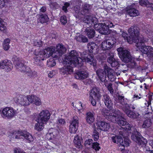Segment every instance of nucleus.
Wrapping results in <instances>:
<instances>
[{"instance_id":"nucleus-1","label":"nucleus","mask_w":153,"mask_h":153,"mask_svg":"<svg viewBox=\"0 0 153 153\" xmlns=\"http://www.w3.org/2000/svg\"><path fill=\"white\" fill-rule=\"evenodd\" d=\"M102 114L109 121L116 123L119 126L126 129L131 130L134 129L131 136V139L140 145H145L147 143L146 140L142 136L139 132L134 129L132 126L127 123L123 117L122 114L118 110H114L112 111L106 108L101 110Z\"/></svg>"},{"instance_id":"nucleus-2","label":"nucleus","mask_w":153,"mask_h":153,"mask_svg":"<svg viewBox=\"0 0 153 153\" xmlns=\"http://www.w3.org/2000/svg\"><path fill=\"white\" fill-rule=\"evenodd\" d=\"M139 28L136 26H132L128 30L132 43L134 42L136 43V46L137 48L143 46L144 43L146 42L148 40V39L144 38L142 36H139Z\"/></svg>"},{"instance_id":"nucleus-3","label":"nucleus","mask_w":153,"mask_h":153,"mask_svg":"<svg viewBox=\"0 0 153 153\" xmlns=\"http://www.w3.org/2000/svg\"><path fill=\"white\" fill-rule=\"evenodd\" d=\"M79 53L75 50L71 51L63 60L64 64H73L74 66L81 67L82 65V60L79 56Z\"/></svg>"},{"instance_id":"nucleus-4","label":"nucleus","mask_w":153,"mask_h":153,"mask_svg":"<svg viewBox=\"0 0 153 153\" xmlns=\"http://www.w3.org/2000/svg\"><path fill=\"white\" fill-rule=\"evenodd\" d=\"M117 51L120 58L123 62L125 63L130 62L129 65L131 68L136 67V63L129 51L122 47L118 48Z\"/></svg>"},{"instance_id":"nucleus-5","label":"nucleus","mask_w":153,"mask_h":153,"mask_svg":"<svg viewBox=\"0 0 153 153\" xmlns=\"http://www.w3.org/2000/svg\"><path fill=\"white\" fill-rule=\"evenodd\" d=\"M113 26L112 23L109 21H106L103 23H98L96 26V30H99L100 33L102 34H108L111 33V31L109 27H111Z\"/></svg>"},{"instance_id":"nucleus-6","label":"nucleus","mask_w":153,"mask_h":153,"mask_svg":"<svg viewBox=\"0 0 153 153\" xmlns=\"http://www.w3.org/2000/svg\"><path fill=\"white\" fill-rule=\"evenodd\" d=\"M14 134L15 135L16 139L25 138L31 142L34 139L31 134L26 131H14Z\"/></svg>"},{"instance_id":"nucleus-7","label":"nucleus","mask_w":153,"mask_h":153,"mask_svg":"<svg viewBox=\"0 0 153 153\" xmlns=\"http://www.w3.org/2000/svg\"><path fill=\"white\" fill-rule=\"evenodd\" d=\"M115 101L116 102L117 105L121 108L123 111L128 106V100L127 99L125 98L123 96L119 94L117 95Z\"/></svg>"},{"instance_id":"nucleus-8","label":"nucleus","mask_w":153,"mask_h":153,"mask_svg":"<svg viewBox=\"0 0 153 153\" xmlns=\"http://www.w3.org/2000/svg\"><path fill=\"white\" fill-rule=\"evenodd\" d=\"M79 54L81 56L80 58L82 60V65L83 64V62H85L93 66L95 64V60L94 59L92 55L90 54L87 56L86 52L79 53Z\"/></svg>"},{"instance_id":"nucleus-9","label":"nucleus","mask_w":153,"mask_h":153,"mask_svg":"<svg viewBox=\"0 0 153 153\" xmlns=\"http://www.w3.org/2000/svg\"><path fill=\"white\" fill-rule=\"evenodd\" d=\"M116 40L115 38H113L104 41L101 44L102 49L103 50L110 49L116 43Z\"/></svg>"},{"instance_id":"nucleus-10","label":"nucleus","mask_w":153,"mask_h":153,"mask_svg":"<svg viewBox=\"0 0 153 153\" xmlns=\"http://www.w3.org/2000/svg\"><path fill=\"white\" fill-rule=\"evenodd\" d=\"M79 123V118L77 116H74L70 122L69 131L71 133H76L78 127Z\"/></svg>"},{"instance_id":"nucleus-11","label":"nucleus","mask_w":153,"mask_h":153,"mask_svg":"<svg viewBox=\"0 0 153 153\" xmlns=\"http://www.w3.org/2000/svg\"><path fill=\"white\" fill-rule=\"evenodd\" d=\"M83 22L89 25V26L94 27L95 29L97 27L96 26L98 22V19L96 17L89 16H86L84 18Z\"/></svg>"},{"instance_id":"nucleus-12","label":"nucleus","mask_w":153,"mask_h":153,"mask_svg":"<svg viewBox=\"0 0 153 153\" xmlns=\"http://www.w3.org/2000/svg\"><path fill=\"white\" fill-rule=\"evenodd\" d=\"M12 61L16 65L17 68L19 71L22 73L24 72L26 67L25 65L24 60H20L16 56H15L12 59Z\"/></svg>"},{"instance_id":"nucleus-13","label":"nucleus","mask_w":153,"mask_h":153,"mask_svg":"<svg viewBox=\"0 0 153 153\" xmlns=\"http://www.w3.org/2000/svg\"><path fill=\"white\" fill-rule=\"evenodd\" d=\"M145 43H144L143 46L139 47L138 48L143 53L146 54L149 57L153 58V48L145 46Z\"/></svg>"},{"instance_id":"nucleus-14","label":"nucleus","mask_w":153,"mask_h":153,"mask_svg":"<svg viewBox=\"0 0 153 153\" xmlns=\"http://www.w3.org/2000/svg\"><path fill=\"white\" fill-rule=\"evenodd\" d=\"M66 65L59 69V72L61 74L63 75H67L71 74L73 71V64H65Z\"/></svg>"},{"instance_id":"nucleus-15","label":"nucleus","mask_w":153,"mask_h":153,"mask_svg":"<svg viewBox=\"0 0 153 153\" xmlns=\"http://www.w3.org/2000/svg\"><path fill=\"white\" fill-rule=\"evenodd\" d=\"M50 114L48 111L44 110L40 113L37 119L41 120L40 121L42 122L46 123L50 118Z\"/></svg>"},{"instance_id":"nucleus-16","label":"nucleus","mask_w":153,"mask_h":153,"mask_svg":"<svg viewBox=\"0 0 153 153\" xmlns=\"http://www.w3.org/2000/svg\"><path fill=\"white\" fill-rule=\"evenodd\" d=\"M136 6L135 4H132L127 8V13L131 17H135L139 14L138 11L136 8Z\"/></svg>"},{"instance_id":"nucleus-17","label":"nucleus","mask_w":153,"mask_h":153,"mask_svg":"<svg viewBox=\"0 0 153 153\" xmlns=\"http://www.w3.org/2000/svg\"><path fill=\"white\" fill-rule=\"evenodd\" d=\"M56 49L55 51V53L56 54L55 56L57 59L58 58L59 59V57L64 54L66 50V48L63 45L60 44H58L57 45Z\"/></svg>"},{"instance_id":"nucleus-18","label":"nucleus","mask_w":153,"mask_h":153,"mask_svg":"<svg viewBox=\"0 0 153 153\" xmlns=\"http://www.w3.org/2000/svg\"><path fill=\"white\" fill-rule=\"evenodd\" d=\"M14 101L15 102L22 106L28 105L27 102V98L26 97L23 95L18 96L17 98H13Z\"/></svg>"},{"instance_id":"nucleus-19","label":"nucleus","mask_w":153,"mask_h":153,"mask_svg":"<svg viewBox=\"0 0 153 153\" xmlns=\"http://www.w3.org/2000/svg\"><path fill=\"white\" fill-rule=\"evenodd\" d=\"M100 90L98 88H93L91 90L90 93V97L91 99H95L99 100L101 97Z\"/></svg>"},{"instance_id":"nucleus-20","label":"nucleus","mask_w":153,"mask_h":153,"mask_svg":"<svg viewBox=\"0 0 153 153\" xmlns=\"http://www.w3.org/2000/svg\"><path fill=\"white\" fill-rule=\"evenodd\" d=\"M35 56L34 57L35 62H39L40 60H43L44 59L47 58V56L46 53L43 50L40 51L39 52H35Z\"/></svg>"},{"instance_id":"nucleus-21","label":"nucleus","mask_w":153,"mask_h":153,"mask_svg":"<svg viewBox=\"0 0 153 153\" xmlns=\"http://www.w3.org/2000/svg\"><path fill=\"white\" fill-rule=\"evenodd\" d=\"M104 66V69H99L96 71V74L99 79L102 82H104L106 81V71L107 70L105 69V66Z\"/></svg>"},{"instance_id":"nucleus-22","label":"nucleus","mask_w":153,"mask_h":153,"mask_svg":"<svg viewBox=\"0 0 153 153\" xmlns=\"http://www.w3.org/2000/svg\"><path fill=\"white\" fill-rule=\"evenodd\" d=\"M102 101L104 102L105 105L109 109H111L113 105V102L111 98L107 94L103 96Z\"/></svg>"},{"instance_id":"nucleus-23","label":"nucleus","mask_w":153,"mask_h":153,"mask_svg":"<svg viewBox=\"0 0 153 153\" xmlns=\"http://www.w3.org/2000/svg\"><path fill=\"white\" fill-rule=\"evenodd\" d=\"M88 76V73L85 70L80 71L74 74V77L77 79H85Z\"/></svg>"},{"instance_id":"nucleus-24","label":"nucleus","mask_w":153,"mask_h":153,"mask_svg":"<svg viewBox=\"0 0 153 153\" xmlns=\"http://www.w3.org/2000/svg\"><path fill=\"white\" fill-rule=\"evenodd\" d=\"M109 57L107 59V62L110 64L112 67L117 66L118 64V62L114 58V53L110 51L108 53Z\"/></svg>"},{"instance_id":"nucleus-25","label":"nucleus","mask_w":153,"mask_h":153,"mask_svg":"<svg viewBox=\"0 0 153 153\" xmlns=\"http://www.w3.org/2000/svg\"><path fill=\"white\" fill-rule=\"evenodd\" d=\"M97 125L98 129L104 131H107L109 129L110 127L109 124L103 121L98 122Z\"/></svg>"},{"instance_id":"nucleus-26","label":"nucleus","mask_w":153,"mask_h":153,"mask_svg":"<svg viewBox=\"0 0 153 153\" xmlns=\"http://www.w3.org/2000/svg\"><path fill=\"white\" fill-rule=\"evenodd\" d=\"M105 69L107 70L108 79L111 81H114L116 79V77L114 71L109 68L107 66H105Z\"/></svg>"},{"instance_id":"nucleus-27","label":"nucleus","mask_w":153,"mask_h":153,"mask_svg":"<svg viewBox=\"0 0 153 153\" xmlns=\"http://www.w3.org/2000/svg\"><path fill=\"white\" fill-rule=\"evenodd\" d=\"M123 111L130 118L135 119L139 117L140 114L138 113H135L129 109H125Z\"/></svg>"},{"instance_id":"nucleus-28","label":"nucleus","mask_w":153,"mask_h":153,"mask_svg":"<svg viewBox=\"0 0 153 153\" xmlns=\"http://www.w3.org/2000/svg\"><path fill=\"white\" fill-rule=\"evenodd\" d=\"M88 49L90 53H92L95 54L96 53V50L97 48V46L96 44L93 42H91L87 44Z\"/></svg>"},{"instance_id":"nucleus-29","label":"nucleus","mask_w":153,"mask_h":153,"mask_svg":"<svg viewBox=\"0 0 153 153\" xmlns=\"http://www.w3.org/2000/svg\"><path fill=\"white\" fill-rule=\"evenodd\" d=\"M85 32V34L89 39L92 38L95 36V30L91 27H89L86 28Z\"/></svg>"},{"instance_id":"nucleus-30","label":"nucleus","mask_w":153,"mask_h":153,"mask_svg":"<svg viewBox=\"0 0 153 153\" xmlns=\"http://www.w3.org/2000/svg\"><path fill=\"white\" fill-rule=\"evenodd\" d=\"M55 47H51L47 48L44 50L45 53H46V55L47 58L52 55H53V56H55V55L56 54L55 53Z\"/></svg>"},{"instance_id":"nucleus-31","label":"nucleus","mask_w":153,"mask_h":153,"mask_svg":"<svg viewBox=\"0 0 153 153\" xmlns=\"http://www.w3.org/2000/svg\"><path fill=\"white\" fill-rule=\"evenodd\" d=\"M91 8L90 6L88 4L85 3L82 5L81 10V12L82 15H85L88 13L91 10Z\"/></svg>"},{"instance_id":"nucleus-32","label":"nucleus","mask_w":153,"mask_h":153,"mask_svg":"<svg viewBox=\"0 0 153 153\" xmlns=\"http://www.w3.org/2000/svg\"><path fill=\"white\" fill-rule=\"evenodd\" d=\"M85 118L87 123L89 124L93 123L95 120L94 114L91 112H88L86 113Z\"/></svg>"},{"instance_id":"nucleus-33","label":"nucleus","mask_w":153,"mask_h":153,"mask_svg":"<svg viewBox=\"0 0 153 153\" xmlns=\"http://www.w3.org/2000/svg\"><path fill=\"white\" fill-rule=\"evenodd\" d=\"M9 60L5 59L2 62H0V69H4L7 72H9L10 70L9 69Z\"/></svg>"},{"instance_id":"nucleus-34","label":"nucleus","mask_w":153,"mask_h":153,"mask_svg":"<svg viewBox=\"0 0 153 153\" xmlns=\"http://www.w3.org/2000/svg\"><path fill=\"white\" fill-rule=\"evenodd\" d=\"M40 120L37 119L36 120L37 123L35 126V129L38 131H41L44 128V124L45 123Z\"/></svg>"},{"instance_id":"nucleus-35","label":"nucleus","mask_w":153,"mask_h":153,"mask_svg":"<svg viewBox=\"0 0 153 153\" xmlns=\"http://www.w3.org/2000/svg\"><path fill=\"white\" fill-rule=\"evenodd\" d=\"M112 141L114 143H119L120 144V143H122L123 139L122 137L120 136H118L115 134H113L111 137Z\"/></svg>"},{"instance_id":"nucleus-36","label":"nucleus","mask_w":153,"mask_h":153,"mask_svg":"<svg viewBox=\"0 0 153 153\" xmlns=\"http://www.w3.org/2000/svg\"><path fill=\"white\" fill-rule=\"evenodd\" d=\"M74 142L76 147L77 148L79 149L82 148V142L80 137L78 135L75 137Z\"/></svg>"},{"instance_id":"nucleus-37","label":"nucleus","mask_w":153,"mask_h":153,"mask_svg":"<svg viewBox=\"0 0 153 153\" xmlns=\"http://www.w3.org/2000/svg\"><path fill=\"white\" fill-rule=\"evenodd\" d=\"M38 20L41 23H43L48 22L49 18L47 15L41 14L39 16Z\"/></svg>"},{"instance_id":"nucleus-38","label":"nucleus","mask_w":153,"mask_h":153,"mask_svg":"<svg viewBox=\"0 0 153 153\" xmlns=\"http://www.w3.org/2000/svg\"><path fill=\"white\" fill-rule=\"evenodd\" d=\"M104 82V85L107 87L110 94L113 95L114 93V89L112 87V84L111 83L108 82L107 80Z\"/></svg>"},{"instance_id":"nucleus-39","label":"nucleus","mask_w":153,"mask_h":153,"mask_svg":"<svg viewBox=\"0 0 153 153\" xmlns=\"http://www.w3.org/2000/svg\"><path fill=\"white\" fill-rule=\"evenodd\" d=\"M10 110V107H6L4 108L2 111L1 115L2 117L4 118H7L9 119V111Z\"/></svg>"},{"instance_id":"nucleus-40","label":"nucleus","mask_w":153,"mask_h":153,"mask_svg":"<svg viewBox=\"0 0 153 153\" xmlns=\"http://www.w3.org/2000/svg\"><path fill=\"white\" fill-rule=\"evenodd\" d=\"M76 40L80 42H87L88 41L87 38L84 35H80L76 38Z\"/></svg>"},{"instance_id":"nucleus-41","label":"nucleus","mask_w":153,"mask_h":153,"mask_svg":"<svg viewBox=\"0 0 153 153\" xmlns=\"http://www.w3.org/2000/svg\"><path fill=\"white\" fill-rule=\"evenodd\" d=\"M152 121L149 119H147L144 121L142 127L144 128H148L151 126L152 125Z\"/></svg>"},{"instance_id":"nucleus-42","label":"nucleus","mask_w":153,"mask_h":153,"mask_svg":"<svg viewBox=\"0 0 153 153\" xmlns=\"http://www.w3.org/2000/svg\"><path fill=\"white\" fill-rule=\"evenodd\" d=\"M10 39L9 38L6 39L4 41L3 44V49L5 51L8 50L10 48Z\"/></svg>"},{"instance_id":"nucleus-43","label":"nucleus","mask_w":153,"mask_h":153,"mask_svg":"<svg viewBox=\"0 0 153 153\" xmlns=\"http://www.w3.org/2000/svg\"><path fill=\"white\" fill-rule=\"evenodd\" d=\"M6 25V23L0 18V30L4 33L6 32L7 31Z\"/></svg>"},{"instance_id":"nucleus-44","label":"nucleus","mask_w":153,"mask_h":153,"mask_svg":"<svg viewBox=\"0 0 153 153\" xmlns=\"http://www.w3.org/2000/svg\"><path fill=\"white\" fill-rule=\"evenodd\" d=\"M122 35L124 39L125 40H126L129 43L131 44L132 43L130 36H128V35L126 33L123 32L122 33Z\"/></svg>"},{"instance_id":"nucleus-45","label":"nucleus","mask_w":153,"mask_h":153,"mask_svg":"<svg viewBox=\"0 0 153 153\" xmlns=\"http://www.w3.org/2000/svg\"><path fill=\"white\" fill-rule=\"evenodd\" d=\"M36 96L34 95H28L26 97L27 98V102L28 103V105L30 103H33Z\"/></svg>"},{"instance_id":"nucleus-46","label":"nucleus","mask_w":153,"mask_h":153,"mask_svg":"<svg viewBox=\"0 0 153 153\" xmlns=\"http://www.w3.org/2000/svg\"><path fill=\"white\" fill-rule=\"evenodd\" d=\"M56 64L55 61L52 59H51L48 60L47 62V65L49 67H52L54 66Z\"/></svg>"},{"instance_id":"nucleus-47","label":"nucleus","mask_w":153,"mask_h":153,"mask_svg":"<svg viewBox=\"0 0 153 153\" xmlns=\"http://www.w3.org/2000/svg\"><path fill=\"white\" fill-rule=\"evenodd\" d=\"M9 0H0V8L7 6L9 4Z\"/></svg>"},{"instance_id":"nucleus-48","label":"nucleus","mask_w":153,"mask_h":153,"mask_svg":"<svg viewBox=\"0 0 153 153\" xmlns=\"http://www.w3.org/2000/svg\"><path fill=\"white\" fill-rule=\"evenodd\" d=\"M130 143V141L129 140L126 138L124 140V141L123 140L122 143H120V144L123 147H127L129 146Z\"/></svg>"},{"instance_id":"nucleus-49","label":"nucleus","mask_w":153,"mask_h":153,"mask_svg":"<svg viewBox=\"0 0 153 153\" xmlns=\"http://www.w3.org/2000/svg\"><path fill=\"white\" fill-rule=\"evenodd\" d=\"M56 122L57 124V126L58 127H59V126H62L65 123V120L62 119H59L57 120Z\"/></svg>"},{"instance_id":"nucleus-50","label":"nucleus","mask_w":153,"mask_h":153,"mask_svg":"<svg viewBox=\"0 0 153 153\" xmlns=\"http://www.w3.org/2000/svg\"><path fill=\"white\" fill-rule=\"evenodd\" d=\"M139 3L141 6H146L147 7L149 4V1L148 0H140Z\"/></svg>"},{"instance_id":"nucleus-51","label":"nucleus","mask_w":153,"mask_h":153,"mask_svg":"<svg viewBox=\"0 0 153 153\" xmlns=\"http://www.w3.org/2000/svg\"><path fill=\"white\" fill-rule=\"evenodd\" d=\"M93 137L94 141H97L99 138V134L97 131L96 130H94L93 134Z\"/></svg>"},{"instance_id":"nucleus-52","label":"nucleus","mask_w":153,"mask_h":153,"mask_svg":"<svg viewBox=\"0 0 153 153\" xmlns=\"http://www.w3.org/2000/svg\"><path fill=\"white\" fill-rule=\"evenodd\" d=\"M60 22L63 25L65 24L67 22V17L65 15H63L60 18Z\"/></svg>"},{"instance_id":"nucleus-53","label":"nucleus","mask_w":153,"mask_h":153,"mask_svg":"<svg viewBox=\"0 0 153 153\" xmlns=\"http://www.w3.org/2000/svg\"><path fill=\"white\" fill-rule=\"evenodd\" d=\"M99 144L97 142H94L92 144V148L94 149L96 151H98L100 149V147L99 146Z\"/></svg>"},{"instance_id":"nucleus-54","label":"nucleus","mask_w":153,"mask_h":153,"mask_svg":"<svg viewBox=\"0 0 153 153\" xmlns=\"http://www.w3.org/2000/svg\"><path fill=\"white\" fill-rule=\"evenodd\" d=\"M33 103L36 105H40L41 102L40 99L37 97L36 96Z\"/></svg>"},{"instance_id":"nucleus-55","label":"nucleus","mask_w":153,"mask_h":153,"mask_svg":"<svg viewBox=\"0 0 153 153\" xmlns=\"http://www.w3.org/2000/svg\"><path fill=\"white\" fill-rule=\"evenodd\" d=\"M16 114V112L15 110L13 108H10V118L13 117Z\"/></svg>"},{"instance_id":"nucleus-56","label":"nucleus","mask_w":153,"mask_h":153,"mask_svg":"<svg viewBox=\"0 0 153 153\" xmlns=\"http://www.w3.org/2000/svg\"><path fill=\"white\" fill-rule=\"evenodd\" d=\"M57 73L56 70H53L50 72L48 74V76L49 77L51 78Z\"/></svg>"},{"instance_id":"nucleus-57","label":"nucleus","mask_w":153,"mask_h":153,"mask_svg":"<svg viewBox=\"0 0 153 153\" xmlns=\"http://www.w3.org/2000/svg\"><path fill=\"white\" fill-rule=\"evenodd\" d=\"M93 140L91 139H88L85 140V145H92L94 143L93 142Z\"/></svg>"},{"instance_id":"nucleus-58","label":"nucleus","mask_w":153,"mask_h":153,"mask_svg":"<svg viewBox=\"0 0 153 153\" xmlns=\"http://www.w3.org/2000/svg\"><path fill=\"white\" fill-rule=\"evenodd\" d=\"M36 72L35 71H31L30 72L29 74L28 73V76L31 77H34L36 75Z\"/></svg>"},{"instance_id":"nucleus-59","label":"nucleus","mask_w":153,"mask_h":153,"mask_svg":"<svg viewBox=\"0 0 153 153\" xmlns=\"http://www.w3.org/2000/svg\"><path fill=\"white\" fill-rule=\"evenodd\" d=\"M128 107H126L125 109H129L132 108V109H135L136 108V106L135 105H132L131 104H128Z\"/></svg>"},{"instance_id":"nucleus-60","label":"nucleus","mask_w":153,"mask_h":153,"mask_svg":"<svg viewBox=\"0 0 153 153\" xmlns=\"http://www.w3.org/2000/svg\"><path fill=\"white\" fill-rule=\"evenodd\" d=\"M35 46L40 47L42 46V42L40 40L36 41L34 43Z\"/></svg>"},{"instance_id":"nucleus-61","label":"nucleus","mask_w":153,"mask_h":153,"mask_svg":"<svg viewBox=\"0 0 153 153\" xmlns=\"http://www.w3.org/2000/svg\"><path fill=\"white\" fill-rule=\"evenodd\" d=\"M25 71H24V72L23 73H26V74L27 75H28V73L29 74L30 72L31 71V70L30 68L28 67H26L25 68V69L24 70Z\"/></svg>"},{"instance_id":"nucleus-62","label":"nucleus","mask_w":153,"mask_h":153,"mask_svg":"<svg viewBox=\"0 0 153 153\" xmlns=\"http://www.w3.org/2000/svg\"><path fill=\"white\" fill-rule=\"evenodd\" d=\"M14 152L15 153H26L23 151H22L19 149L16 148L14 150Z\"/></svg>"},{"instance_id":"nucleus-63","label":"nucleus","mask_w":153,"mask_h":153,"mask_svg":"<svg viewBox=\"0 0 153 153\" xmlns=\"http://www.w3.org/2000/svg\"><path fill=\"white\" fill-rule=\"evenodd\" d=\"M123 66H124V67H125L126 69L125 70H123L122 71L124 73H126L128 70V66L126 64H122Z\"/></svg>"},{"instance_id":"nucleus-64","label":"nucleus","mask_w":153,"mask_h":153,"mask_svg":"<svg viewBox=\"0 0 153 153\" xmlns=\"http://www.w3.org/2000/svg\"><path fill=\"white\" fill-rule=\"evenodd\" d=\"M95 99H92L91 100V103L94 106H95L96 104V101Z\"/></svg>"}]
</instances>
